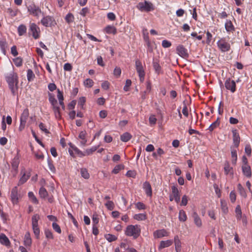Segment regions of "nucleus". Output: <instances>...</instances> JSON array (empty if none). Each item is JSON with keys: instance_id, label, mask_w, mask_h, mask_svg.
I'll return each instance as SVG.
<instances>
[{"instance_id": "nucleus-2", "label": "nucleus", "mask_w": 252, "mask_h": 252, "mask_svg": "<svg viewBox=\"0 0 252 252\" xmlns=\"http://www.w3.org/2000/svg\"><path fill=\"white\" fill-rule=\"evenodd\" d=\"M141 233V228L139 225H129L126 227L125 235L127 236H132L134 238H137Z\"/></svg>"}, {"instance_id": "nucleus-32", "label": "nucleus", "mask_w": 252, "mask_h": 252, "mask_svg": "<svg viewBox=\"0 0 252 252\" xmlns=\"http://www.w3.org/2000/svg\"><path fill=\"white\" fill-rule=\"evenodd\" d=\"M28 197L32 201L34 204H38L39 201L36 196L34 195V193L32 191H30L28 192Z\"/></svg>"}, {"instance_id": "nucleus-7", "label": "nucleus", "mask_w": 252, "mask_h": 252, "mask_svg": "<svg viewBox=\"0 0 252 252\" xmlns=\"http://www.w3.org/2000/svg\"><path fill=\"white\" fill-rule=\"evenodd\" d=\"M41 24L45 27H51L56 25L54 18L51 16H44L40 21Z\"/></svg>"}, {"instance_id": "nucleus-35", "label": "nucleus", "mask_w": 252, "mask_h": 252, "mask_svg": "<svg viewBox=\"0 0 252 252\" xmlns=\"http://www.w3.org/2000/svg\"><path fill=\"white\" fill-rule=\"evenodd\" d=\"M39 194L41 198H45L48 195V193L46 189L42 187L39 189Z\"/></svg>"}, {"instance_id": "nucleus-54", "label": "nucleus", "mask_w": 252, "mask_h": 252, "mask_svg": "<svg viewBox=\"0 0 252 252\" xmlns=\"http://www.w3.org/2000/svg\"><path fill=\"white\" fill-rule=\"evenodd\" d=\"M121 69L120 67H116L114 68L113 74L116 78H119L121 74Z\"/></svg>"}, {"instance_id": "nucleus-55", "label": "nucleus", "mask_w": 252, "mask_h": 252, "mask_svg": "<svg viewBox=\"0 0 252 252\" xmlns=\"http://www.w3.org/2000/svg\"><path fill=\"white\" fill-rule=\"evenodd\" d=\"M135 207L137 209L139 210H145L146 209V205L141 202H138L137 203H136Z\"/></svg>"}, {"instance_id": "nucleus-15", "label": "nucleus", "mask_w": 252, "mask_h": 252, "mask_svg": "<svg viewBox=\"0 0 252 252\" xmlns=\"http://www.w3.org/2000/svg\"><path fill=\"white\" fill-rule=\"evenodd\" d=\"M153 66L156 74L159 75L163 73V71L158 60H153Z\"/></svg>"}, {"instance_id": "nucleus-41", "label": "nucleus", "mask_w": 252, "mask_h": 252, "mask_svg": "<svg viewBox=\"0 0 252 252\" xmlns=\"http://www.w3.org/2000/svg\"><path fill=\"white\" fill-rule=\"evenodd\" d=\"M40 219L39 216L37 214L34 215L32 218V226H38V221Z\"/></svg>"}, {"instance_id": "nucleus-27", "label": "nucleus", "mask_w": 252, "mask_h": 252, "mask_svg": "<svg viewBox=\"0 0 252 252\" xmlns=\"http://www.w3.org/2000/svg\"><path fill=\"white\" fill-rule=\"evenodd\" d=\"M147 215L145 213L135 214L133 216V219L138 221L145 220L147 219Z\"/></svg>"}, {"instance_id": "nucleus-36", "label": "nucleus", "mask_w": 252, "mask_h": 252, "mask_svg": "<svg viewBox=\"0 0 252 252\" xmlns=\"http://www.w3.org/2000/svg\"><path fill=\"white\" fill-rule=\"evenodd\" d=\"M105 32L108 34H115L117 33V29L116 28L112 26H108L105 28Z\"/></svg>"}, {"instance_id": "nucleus-24", "label": "nucleus", "mask_w": 252, "mask_h": 252, "mask_svg": "<svg viewBox=\"0 0 252 252\" xmlns=\"http://www.w3.org/2000/svg\"><path fill=\"white\" fill-rule=\"evenodd\" d=\"M0 243L5 246H9L10 245L8 238L3 233L0 234Z\"/></svg>"}, {"instance_id": "nucleus-45", "label": "nucleus", "mask_w": 252, "mask_h": 252, "mask_svg": "<svg viewBox=\"0 0 252 252\" xmlns=\"http://www.w3.org/2000/svg\"><path fill=\"white\" fill-rule=\"evenodd\" d=\"M236 217L238 220L242 219V211L240 205H237L235 208Z\"/></svg>"}, {"instance_id": "nucleus-31", "label": "nucleus", "mask_w": 252, "mask_h": 252, "mask_svg": "<svg viewBox=\"0 0 252 252\" xmlns=\"http://www.w3.org/2000/svg\"><path fill=\"white\" fill-rule=\"evenodd\" d=\"M69 145L70 147L72 149V150L79 155L80 157H83L85 156V152L83 153L81 151H80L78 148L76 146H73L71 143H69Z\"/></svg>"}, {"instance_id": "nucleus-33", "label": "nucleus", "mask_w": 252, "mask_h": 252, "mask_svg": "<svg viewBox=\"0 0 252 252\" xmlns=\"http://www.w3.org/2000/svg\"><path fill=\"white\" fill-rule=\"evenodd\" d=\"M220 206L222 212L226 214L228 212L227 202L222 199L220 200Z\"/></svg>"}, {"instance_id": "nucleus-50", "label": "nucleus", "mask_w": 252, "mask_h": 252, "mask_svg": "<svg viewBox=\"0 0 252 252\" xmlns=\"http://www.w3.org/2000/svg\"><path fill=\"white\" fill-rule=\"evenodd\" d=\"M65 20L66 22L68 24L72 23L74 20V16L73 14L70 13H68L65 16Z\"/></svg>"}, {"instance_id": "nucleus-49", "label": "nucleus", "mask_w": 252, "mask_h": 252, "mask_svg": "<svg viewBox=\"0 0 252 252\" xmlns=\"http://www.w3.org/2000/svg\"><path fill=\"white\" fill-rule=\"evenodd\" d=\"M48 166L49 170L53 173H55L56 172V168L52 163V161L49 159H48Z\"/></svg>"}, {"instance_id": "nucleus-44", "label": "nucleus", "mask_w": 252, "mask_h": 252, "mask_svg": "<svg viewBox=\"0 0 252 252\" xmlns=\"http://www.w3.org/2000/svg\"><path fill=\"white\" fill-rule=\"evenodd\" d=\"M29 110L28 109H24L21 115L20 120H25L27 121L29 117Z\"/></svg>"}, {"instance_id": "nucleus-56", "label": "nucleus", "mask_w": 252, "mask_h": 252, "mask_svg": "<svg viewBox=\"0 0 252 252\" xmlns=\"http://www.w3.org/2000/svg\"><path fill=\"white\" fill-rule=\"evenodd\" d=\"M33 233L36 238H38L40 234V230L38 226H32Z\"/></svg>"}, {"instance_id": "nucleus-8", "label": "nucleus", "mask_w": 252, "mask_h": 252, "mask_svg": "<svg viewBox=\"0 0 252 252\" xmlns=\"http://www.w3.org/2000/svg\"><path fill=\"white\" fill-rule=\"evenodd\" d=\"M29 31L34 39H36L39 37L40 29L35 23H33L30 24Z\"/></svg>"}, {"instance_id": "nucleus-37", "label": "nucleus", "mask_w": 252, "mask_h": 252, "mask_svg": "<svg viewBox=\"0 0 252 252\" xmlns=\"http://www.w3.org/2000/svg\"><path fill=\"white\" fill-rule=\"evenodd\" d=\"M54 113L55 117L57 119H60L61 118V115L60 112V108L59 106H55L52 107Z\"/></svg>"}, {"instance_id": "nucleus-10", "label": "nucleus", "mask_w": 252, "mask_h": 252, "mask_svg": "<svg viewBox=\"0 0 252 252\" xmlns=\"http://www.w3.org/2000/svg\"><path fill=\"white\" fill-rule=\"evenodd\" d=\"M176 52L180 57L183 58H187L189 57L187 49H186L182 45H179L177 47Z\"/></svg>"}, {"instance_id": "nucleus-61", "label": "nucleus", "mask_w": 252, "mask_h": 252, "mask_svg": "<svg viewBox=\"0 0 252 252\" xmlns=\"http://www.w3.org/2000/svg\"><path fill=\"white\" fill-rule=\"evenodd\" d=\"M149 120L150 124L152 126L155 125L156 124L157 121V118L154 115L150 116Z\"/></svg>"}, {"instance_id": "nucleus-48", "label": "nucleus", "mask_w": 252, "mask_h": 252, "mask_svg": "<svg viewBox=\"0 0 252 252\" xmlns=\"http://www.w3.org/2000/svg\"><path fill=\"white\" fill-rule=\"evenodd\" d=\"M94 83V82L93 80L90 78H87L84 81V85L85 86L89 88L92 87L93 86Z\"/></svg>"}, {"instance_id": "nucleus-3", "label": "nucleus", "mask_w": 252, "mask_h": 252, "mask_svg": "<svg viewBox=\"0 0 252 252\" xmlns=\"http://www.w3.org/2000/svg\"><path fill=\"white\" fill-rule=\"evenodd\" d=\"M137 8L140 11L149 12L155 9V5L150 1L145 0L144 2H140L137 5Z\"/></svg>"}, {"instance_id": "nucleus-20", "label": "nucleus", "mask_w": 252, "mask_h": 252, "mask_svg": "<svg viewBox=\"0 0 252 252\" xmlns=\"http://www.w3.org/2000/svg\"><path fill=\"white\" fill-rule=\"evenodd\" d=\"M242 169L243 174L247 177L250 178L252 176L251 168L249 165H242Z\"/></svg>"}, {"instance_id": "nucleus-22", "label": "nucleus", "mask_w": 252, "mask_h": 252, "mask_svg": "<svg viewBox=\"0 0 252 252\" xmlns=\"http://www.w3.org/2000/svg\"><path fill=\"white\" fill-rule=\"evenodd\" d=\"M32 243V238L29 232H27L24 238V244L26 247H30Z\"/></svg>"}, {"instance_id": "nucleus-5", "label": "nucleus", "mask_w": 252, "mask_h": 252, "mask_svg": "<svg viewBox=\"0 0 252 252\" xmlns=\"http://www.w3.org/2000/svg\"><path fill=\"white\" fill-rule=\"evenodd\" d=\"M219 49L221 52H226L230 50V44L225 38H221L217 42Z\"/></svg>"}, {"instance_id": "nucleus-9", "label": "nucleus", "mask_w": 252, "mask_h": 252, "mask_svg": "<svg viewBox=\"0 0 252 252\" xmlns=\"http://www.w3.org/2000/svg\"><path fill=\"white\" fill-rule=\"evenodd\" d=\"M224 85L225 88L230 90L232 93L236 91V83L234 80H231L230 78H228L226 80Z\"/></svg>"}, {"instance_id": "nucleus-1", "label": "nucleus", "mask_w": 252, "mask_h": 252, "mask_svg": "<svg viewBox=\"0 0 252 252\" xmlns=\"http://www.w3.org/2000/svg\"><path fill=\"white\" fill-rule=\"evenodd\" d=\"M5 78L12 94L15 95L18 83L17 74L14 71H12L5 76Z\"/></svg>"}, {"instance_id": "nucleus-19", "label": "nucleus", "mask_w": 252, "mask_h": 252, "mask_svg": "<svg viewBox=\"0 0 252 252\" xmlns=\"http://www.w3.org/2000/svg\"><path fill=\"white\" fill-rule=\"evenodd\" d=\"M143 189L146 195L148 196H152V189L150 184L148 182H145L143 184Z\"/></svg>"}, {"instance_id": "nucleus-51", "label": "nucleus", "mask_w": 252, "mask_h": 252, "mask_svg": "<svg viewBox=\"0 0 252 252\" xmlns=\"http://www.w3.org/2000/svg\"><path fill=\"white\" fill-rule=\"evenodd\" d=\"M13 61L15 65L17 67H20L22 65L23 60L22 58L20 57H17L13 59Z\"/></svg>"}, {"instance_id": "nucleus-38", "label": "nucleus", "mask_w": 252, "mask_h": 252, "mask_svg": "<svg viewBox=\"0 0 252 252\" xmlns=\"http://www.w3.org/2000/svg\"><path fill=\"white\" fill-rule=\"evenodd\" d=\"M80 174L83 178L88 179L90 178V174L86 168H82L80 169Z\"/></svg>"}, {"instance_id": "nucleus-58", "label": "nucleus", "mask_w": 252, "mask_h": 252, "mask_svg": "<svg viewBox=\"0 0 252 252\" xmlns=\"http://www.w3.org/2000/svg\"><path fill=\"white\" fill-rule=\"evenodd\" d=\"M39 127L40 130L44 133L48 134L49 133V130L46 128V126L42 123H40L39 125Z\"/></svg>"}, {"instance_id": "nucleus-59", "label": "nucleus", "mask_w": 252, "mask_h": 252, "mask_svg": "<svg viewBox=\"0 0 252 252\" xmlns=\"http://www.w3.org/2000/svg\"><path fill=\"white\" fill-rule=\"evenodd\" d=\"M161 45L163 48H167L170 47L172 44L170 41L167 40H163L162 41Z\"/></svg>"}, {"instance_id": "nucleus-13", "label": "nucleus", "mask_w": 252, "mask_h": 252, "mask_svg": "<svg viewBox=\"0 0 252 252\" xmlns=\"http://www.w3.org/2000/svg\"><path fill=\"white\" fill-rule=\"evenodd\" d=\"M233 134V143L234 146L233 147L237 148L239 145L240 141V137L239 134L236 129L232 130Z\"/></svg>"}, {"instance_id": "nucleus-34", "label": "nucleus", "mask_w": 252, "mask_h": 252, "mask_svg": "<svg viewBox=\"0 0 252 252\" xmlns=\"http://www.w3.org/2000/svg\"><path fill=\"white\" fill-rule=\"evenodd\" d=\"M187 219V216L185 211L183 210H181L179 212V220L181 221L184 222Z\"/></svg>"}, {"instance_id": "nucleus-42", "label": "nucleus", "mask_w": 252, "mask_h": 252, "mask_svg": "<svg viewBox=\"0 0 252 252\" xmlns=\"http://www.w3.org/2000/svg\"><path fill=\"white\" fill-rule=\"evenodd\" d=\"M27 79L29 82L32 81L33 80V79L35 77V75L32 69H29L27 70Z\"/></svg>"}, {"instance_id": "nucleus-39", "label": "nucleus", "mask_w": 252, "mask_h": 252, "mask_svg": "<svg viewBox=\"0 0 252 252\" xmlns=\"http://www.w3.org/2000/svg\"><path fill=\"white\" fill-rule=\"evenodd\" d=\"M237 188L240 194L244 198H246L247 195L246 190L243 186L240 184H239L237 186Z\"/></svg>"}, {"instance_id": "nucleus-30", "label": "nucleus", "mask_w": 252, "mask_h": 252, "mask_svg": "<svg viewBox=\"0 0 252 252\" xmlns=\"http://www.w3.org/2000/svg\"><path fill=\"white\" fill-rule=\"evenodd\" d=\"M30 178V176L29 175H26L25 172H24L22 177L19 180L18 186H20L26 183L27 180Z\"/></svg>"}, {"instance_id": "nucleus-47", "label": "nucleus", "mask_w": 252, "mask_h": 252, "mask_svg": "<svg viewBox=\"0 0 252 252\" xmlns=\"http://www.w3.org/2000/svg\"><path fill=\"white\" fill-rule=\"evenodd\" d=\"M49 101L51 104L52 107L58 106V102L53 95H50L49 97Z\"/></svg>"}, {"instance_id": "nucleus-60", "label": "nucleus", "mask_w": 252, "mask_h": 252, "mask_svg": "<svg viewBox=\"0 0 252 252\" xmlns=\"http://www.w3.org/2000/svg\"><path fill=\"white\" fill-rule=\"evenodd\" d=\"M53 228L58 233H61L62 231L60 226L55 222L52 223Z\"/></svg>"}, {"instance_id": "nucleus-23", "label": "nucleus", "mask_w": 252, "mask_h": 252, "mask_svg": "<svg viewBox=\"0 0 252 252\" xmlns=\"http://www.w3.org/2000/svg\"><path fill=\"white\" fill-rule=\"evenodd\" d=\"M224 171L225 175L230 174L232 175L233 174V168L230 166V164L227 161H226L224 163Z\"/></svg>"}, {"instance_id": "nucleus-4", "label": "nucleus", "mask_w": 252, "mask_h": 252, "mask_svg": "<svg viewBox=\"0 0 252 252\" xmlns=\"http://www.w3.org/2000/svg\"><path fill=\"white\" fill-rule=\"evenodd\" d=\"M27 8L29 14L37 18H39L41 14L43 15L40 8L33 3L28 5Z\"/></svg>"}, {"instance_id": "nucleus-46", "label": "nucleus", "mask_w": 252, "mask_h": 252, "mask_svg": "<svg viewBox=\"0 0 252 252\" xmlns=\"http://www.w3.org/2000/svg\"><path fill=\"white\" fill-rule=\"evenodd\" d=\"M98 148V146H93L91 148L87 149L86 150L85 153V156L90 155L93 154V152H95L97 148Z\"/></svg>"}, {"instance_id": "nucleus-26", "label": "nucleus", "mask_w": 252, "mask_h": 252, "mask_svg": "<svg viewBox=\"0 0 252 252\" xmlns=\"http://www.w3.org/2000/svg\"><path fill=\"white\" fill-rule=\"evenodd\" d=\"M0 47L2 53L4 54H6V49L7 47V43L5 39H0Z\"/></svg>"}, {"instance_id": "nucleus-57", "label": "nucleus", "mask_w": 252, "mask_h": 252, "mask_svg": "<svg viewBox=\"0 0 252 252\" xmlns=\"http://www.w3.org/2000/svg\"><path fill=\"white\" fill-rule=\"evenodd\" d=\"M183 103L184 106H183V108L182 110V113L185 116L188 117L189 115V113H188V108L187 106V104H186V101L184 100L183 101Z\"/></svg>"}, {"instance_id": "nucleus-62", "label": "nucleus", "mask_w": 252, "mask_h": 252, "mask_svg": "<svg viewBox=\"0 0 252 252\" xmlns=\"http://www.w3.org/2000/svg\"><path fill=\"white\" fill-rule=\"evenodd\" d=\"M229 197L230 201L232 203L235 202L236 199V195L235 191L234 190H232L230 192L229 194Z\"/></svg>"}, {"instance_id": "nucleus-29", "label": "nucleus", "mask_w": 252, "mask_h": 252, "mask_svg": "<svg viewBox=\"0 0 252 252\" xmlns=\"http://www.w3.org/2000/svg\"><path fill=\"white\" fill-rule=\"evenodd\" d=\"M18 33L19 36H22L27 32L26 26L23 24H21L18 27Z\"/></svg>"}, {"instance_id": "nucleus-53", "label": "nucleus", "mask_w": 252, "mask_h": 252, "mask_svg": "<svg viewBox=\"0 0 252 252\" xmlns=\"http://www.w3.org/2000/svg\"><path fill=\"white\" fill-rule=\"evenodd\" d=\"M105 206L109 210H112L114 208V204L112 201H108L105 204Z\"/></svg>"}, {"instance_id": "nucleus-18", "label": "nucleus", "mask_w": 252, "mask_h": 252, "mask_svg": "<svg viewBox=\"0 0 252 252\" xmlns=\"http://www.w3.org/2000/svg\"><path fill=\"white\" fill-rule=\"evenodd\" d=\"M174 242L175 244V249L176 252H181L182 243L178 235H176L174 236Z\"/></svg>"}, {"instance_id": "nucleus-11", "label": "nucleus", "mask_w": 252, "mask_h": 252, "mask_svg": "<svg viewBox=\"0 0 252 252\" xmlns=\"http://www.w3.org/2000/svg\"><path fill=\"white\" fill-rule=\"evenodd\" d=\"M11 200L13 204H17L18 202V193L17 187H14L11 192Z\"/></svg>"}, {"instance_id": "nucleus-16", "label": "nucleus", "mask_w": 252, "mask_h": 252, "mask_svg": "<svg viewBox=\"0 0 252 252\" xmlns=\"http://www.w3.org/2000/svg\"><path fill=\"white\" fill-rule=\"evenodd\" d=\"M237 148L231 146V163L233 165H235L237 161Z\"/></svg>"}, {"instance_id": "nucleus-64", "label": "nucleus", "mask_w": 252, "mask_h": 252, "mask_svg": "<svg viewBox=\"0 0 252 252\" xmlns=\"http://www.w3.org/2000/svg\"><path fill=\"white\" fill-rule=\"evenodd\" d=\"M131 84V81L129 79H127L126 81V84L125 86L124 87V90L126 92H127L129 90V87L130 86Z\"/></svg>"}, {"instance_id": "nucleus-40", "label": "nucleus", "mask_w": 252, "mask_h": 252, "mask_svg": "<svg viewBox=\"0 0 252 252\" xmlns=\"http://www.w3.org/2000/svg\"><path fill=\"white\" fill-rule=\"evenodd\" d=\"M104 238L109 242H112L117 239V237L111 234H106L104 235Z\"/></svg>"}, {"instance_id": "nucleus-63", "label": "nucleus", "mask_w": 252, "mask_h": 252, "mask_svg": "<svg viewBox=\"0 0 252 252\" xmlns=\"http://www.w3.org/2000/svg\"><path fill=\"white\" fill-rule=\"evenodd\" d=\"M45 235L48 239H53V235L52 231L49 229L45 230Z\"/></svg>"}, {"instance_id": "nucleus-52", "label": "nucleus", "mask_w": 252, "mask_h": 252, "mask_svg": "<svg viewBox=\"0 0 252 252\" xmlns=\"http://www.w3.org/2000/svg\"><path fill=\"white\" fill-rule=\"evenodd\" d=\"M86 102V98L84 96L81 97L78 102V106L80 107L81 109H84V105Z\"/></svg>"}, {"instance_id": "nucleus-12", "label": "nucleus", "mask_w": 252, "mask_h": 252, "mask_svg": "<svg viewBox=\"0 0 252 252\" xmlns=\"http://www.w3.org/2000/svg\"><path fill=\"white\" fill-rule=\"evenodd\" d=\"M171 195L174 197V200L176 203H179L180 201V196L179 189L176 186L171 187Z\"/></svg>"}, {"instance_id": "nucleus-6", "label": "nucleus", "mask_w": 252, "mask_h": 252, "mask_svg": "<svg viewBox=\"0 0 252 252\" xmlns=\"http://www.w3.org/2000/svg\"><path fill=\"white\" fill-rule=\"evenodd\" d=\"M135 68L140 82H143L144 80L145 72L141 62L138 59L135 60Z\"/></svg>"}, {"instance_id": "nucleus-21", "label": "nucleus", "mask_w": 252, "mask_h": 252, "mask_svg": "<svg viewBox=\"0 0 252 252\" xmlns=\"http://www.w3.org/2000/svg\"><path fill=\"white\" fill-rule=\"evenodd\" d=\"M173 241L171 240H167L166 241H161L160 242L158 249L160 250L165 248H167L172 245Z\"/></svg>"}, {"instance_id": "nucleus-25", "label": "nucleus", "mask_w": 252, "mask_h": 252, "mask_svg": "<svg viewBox=\"0 0 252 252\" xmlns=\"http://www.w3.org/2000/svg\"><path fill=\"white\" fill-rule=\"evenodd\" d=\"M225 29L227 32H231L234 31L235 28L233 25L232 22L230 20H226L225 23Z\"/></svg>"}, {"instance_id": "nucleus-28", "label": "nucleus", "mask_w": 252, "mask_h": 252, "mask_svg": "<svg viewBox=\"0 0 252 252\" xmlns=\"http://www.w3.org/2000/svg\"><path fill=\"white\" fill-rule=\"evenodd\" d=\"M131 137L132 135L129 132H126L121 135L120 139L123 142H126L130 140Z\"/></svg>"}, {"instance_id": "nucleus-43", "label": "nucleus", "mask_w": 252, "mask_h": 252, "mask_svg": "<svg viewBox=\"0 0 252 252\" xmlns=\"http://www.w3.org/2000/svg\"><path fill=\"white\" fill-rule=\"evenodd\" d=\"M220 125L219 118H218L217 120L213 123L209 127L208 129L210 131H212L215 128L217 127Z\"/></svg>"}, {"instance_id": "nucleus-17", "label": "nucleus", "mask_w": 252, "mask_h": 252, "mask_svg": "<svg viewBox=\"0 0 252 252\" xmlns=\"http://www.w3.org/2000/svg\"><path fill=\"white\" fill-rule=\"evenodd\" d=\"M192 217L193 219L194 222L196 226L198 227H201L202 225V222L201 218L196 212H193L192 214Z\"/></svg>"}, {"instance_id": "nucleus-14", "label": "nucleus", "mask_w": 252, "mask_h": 252, "mask_svg": "<svg viewBox=\"0 0 252 252\" xmlns=\"http://www.w3.org/2000/svg\"><path fill=\"white\" fill-rule=\"evenodd\" d=\"M153 236L155 238H161L165 236H168V233L164 229H159L153 233Z\"/></svg>"}]
</instances>
